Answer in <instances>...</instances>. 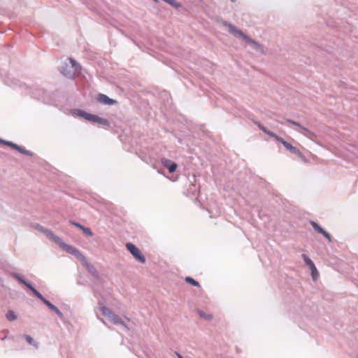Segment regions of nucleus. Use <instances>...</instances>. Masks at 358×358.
<instances>
[{
  "label": "nucleus",
  "mask_w": 358,
  "mask_h": 358,
  "mask_svg": "<svg viewBox=\"0 0 358 358\" xmlns=\"http://www.w3.org/2000/svg\"><path fill=\"white\" fill-rule=\"evenodd\" d=\"M254 123L261 129L263 132L266 130V127L262 124L259 122L254 121Z\"/></svg>",
  "instance_id": "bb28decb"
},
{
  "label": "nucleus",
  "mask_w": 358,
  "mask_h": 358,
  "mask_svg": "<svg viewBox=\"0 0 358 358\" xmlns=\"http://www.w3.org/2000/svg\"><path fill=\"white\" fill-rule=\"evenodd\" d=\"M98 100L100 103L109 106L113 105L116 102L115 100L109 98L107 95L103 94H99Z\"/></svg>",
  "instance_id": "4468645a"
},
{
  "label": "nucleus",
  "mask_w": 358,
  "mask_h": 358,
  "mask_svg": "<svg viewBox=\"0 0 358 358\" xmlns=\"http://www.w3.org/2000/svg\"><path fill=\"white\" fill-rule=\"evenodd\" d=\"M10 141H5L3 139L0 138V143L4 144L7 145L8 143H10Z\"/></svg>",
  "instance_id": "7c9ffc66"
},
{
  "label": "nucleus",
  "mask_w": 358,
  "mask_h": 358,
  "mask_svg": "<svg viewBox=\"0 0 358 358\" xmlns=\"http://www.w3.org/2000/svg\"><path fill=\"white\" fill-rule=\"evenodd\" d=\"M185 281L187 283H189V284H190V285H193L194 287H199L200 286L199 282L198 281L195 280L194 278H192L191 277H186L185 278Z\"/></svg>",
  "instance_id": "4be33fe9"
},
{
  "label": "nucleus",
  "mask_w": 358,
  "mask_h": 358,
  "mask_svg": "<svg viewBox=\"0 0 358 358\" xmlns=\"http://www.w3.org/2000/svg\"><path fill=\"white\" fill-rule=\"evenodd\" d=\"M303 259L304 260V262L310 267V268H314L315 269V265L313 263V262L306 255H302Z\"/></svg>",
  "instance_id": "f3484780"
},
{
  "label": "nucleus",
  "mask_w": 358,
  "mask_h": 358,
  "mask_svg": "<svg viewBox=\"0 0 358 358\" xmlns=\"http://www.w3.org/2000/svg\"><path fill=\"white\" fill-rule=\"evenodd\" d=\"M197 313L201 318L205 319L206 320H210L213 318L211 315L207 314L201 310H198Z\"/></svg>",
  "instance_id": "aec40b11"
},
{
  "label": "nucleus",
  "mask_w": 358,
  "mask_h": 358,
  "mask_svg": "<svg viewBox=\"0 0 358 358\" xmlns=\"http://www.w3.org/2000/svg\"><path fill=\"white\" fill-rule=\"evenodd\" d=\"M310 224L314 229L315 231L317 233L322 234L326 238L328 239L329 242H331V235L326 231L322 227H321L317 222L315 221H310Z\"/></svg>",
  "instance_id": "f8f14e48"
},
{
  "label": "nucleus",
  "mask_w": 358,
  "mask_h": 358,
  "mask_svg": "<svg viewBox=\"0 0 358 358\" xmlns=\"http://www.w3.org/2000/svg\"><path fill=\"white\" fill-rule=\"evenodd\" d=\"M88 121L93 124H99L104 126H109L110 122L107 119L102 118L97 115L91 114Z\"/></svg>",
  "instance_id": "9b49d317"
},
{
  "label": "nucleus",
  "mask_w": 358,
  "mask_h": 358,
  "mask_svg": "<svg viewBox=\"0 0 358 358\" xmlns=\"http://www.w3.org/2000/svg\"><path fill=\"white\" fill-rule=\"evenodd\" d=\"M264 133L266 134L268 136L272 138H275L276 134L273 133V131H269L268 129H266V130L264 131Z\"/></svg>",
  "instance_id": "c756f323"
},
{
  "label": "nucleus",
  "mask_w": 358,
  "mask_h": 358,
  "mask_svg": "<svg viewBox=\"0 0 358 358\" xmlns=\"http://www.w3.org/2000/svg\"><path fill=\"white\" fill-rule=\"evenodd\" d=\"M3 282V279L1 278H0V285H2Z\"/></svg>",
  "instance_id": "473e14b6"
},
{
  "label": "nucleus",
  "mask_w": 358,
  "mask_h": 358,
  "mask_svg": "<svg viewBox=\"0 0 358 358\" xmlns=\"http://www.w3.org/2000/svg\"><path fill=\"white\" fill-rule=\"evenodd\" d=\"M127 249L129 251V252L135 257L139 262L145 263V258L142 255L139 249L133 243H127L126 244Z\"/></svg>",
  "instance_id": "423d86ee"
},
{
  "label": "nucleus",
  "mask_w": 358,
  "mask_h": 358,
  "mask_svg": "<svg viewBox=\"0 0 358 358\" xmlns=\"http://www.w3.org/2000/svg\"><path fill=\"white\" fill-rule=\"evenodd\" d=\"M285 148L291 153L297 155L302 161L305 162H307L306 157L301 153V152L297 148L292 145L289 143H285Z\"/></svg>",
  "instance_id": "1a4fd4ad"
},
{
  "label": "nucleus",
  "mask_w": 358,
  "mask_h": 358,
  "mask_svg": "<svg viewBox=\"0 0 358 358\" xmlns=\"http://www.w3.org/2000/svg\"><path fill=\"white\" fill-rule=\"evenodd\" d=\"M161 162L162 164L169 170L170 173L175 172L178 167V164L176 162L164 157L161 159Z\"/></svg>",
  "instance_id": "9d476101"
},
{
  "label": "nucleus",
  "mask_w": 358,
  "mask_h": 358,
  "mask_svg": "<svg viewBox=\"0 0 358 358\" xmlns=\"http://www.w3.org/2000/svg\"><path fill=\"white\" fill-rule=\"evenodd\" d=\"M73 113L80 117L84 118L85 120H86L87 121L91 115V113H88L86 111L81 110V109H75L73 111Z\"/></svg>",
  "instance_id": "dca6fc26"
},
{
  "label": "nucleus",
  "mask_w": 358,
  "mask_h": 358,
  "mask_svg": "<svg viewBox=\"0 0 358 358\" xmlns=\"http://www.w3.org/2000/svg\"><path fill=\"white\" fill-rule=\"evenodd\" d=\"M34 228L38 230V231L43 233V234H45L48 238H49L50 240L52 241H55L56 239L57 238V236H56L51 230L48 229H46V228H44L43 226H41V224H36L35 226H34Z\"/></svg>",
  "instance_id": "6e6552de"
},
{
  "label": "nucleus",
  "mask_w": 358,
  "mask_h": 358,
  "mask_svg": "<svg viewBox=\"0 0 358 358\" xmlns=\"http://www.w3.org/2000/svg\"><path fill=\"white\" fill-rule=\"evenodd\" d=\"M59 71L64 76L69 78H72L75 76V72H73L72 69L69 67V64H64L62 65L59 69Z\"/></svg>",
  "instance_id": "ddd939ff"
},
{
  "label": "nucleus",
  "mask_w": 358,
  "mask_h": 358,
  "mask_svg": "<svg viewBox=\"0 0 358 358\" xmlns=\"http://www.w3.org/2000/svg\"><path fill=\"white\" fill-rule=\"evenodd\" d=\"M285 121L288 123H290L297 127V129H295V131L301 134L302 135L308 138L309 139L314 141L315 138H317V135L315 133L311 131L308 128L303 127L299 122L294 121L290 119H285Z\"/></svg>",
  "instance_id": "20e7f679"
},
{
  "label": "nucleus",
  "mask_w": 358,
  "mask_h": 358,
  "mask_svg": "<svg viewBox=\"0 0 358 358\" xmlns=\"http://www.w3.org/2000/svg\"><path fill=\"white\" fill-rule=\"evenodd\" d=\"M7 145L9 146V147H11L12 148H13V149H15V150H16L17 151H18L19 148H20V145L13 143L12 141H10V143H8Z\"/></svg>",
  "instance_id": "a878e982"
},
{
  "label": "nucleus",
  "mask_w": 358,
  "mask_h": 358,
  "mask_svg": "<svg viewBox=\"0 0 358 358\" xmlns=\"http://www.w3.org/2000/svg\"><path fill=\"white\" fill-rule=\"evenodd\" d=\"M100 310L102 314L107 317L108 319L115 324H120L127 327L124 321L115 313L112 312L108 308L105 306H100Z\"/></svg>",
  "instance_id": "39448f33"
},
{
  "label": "nucleus",
  "mask_w": 358,
  "mask_h": 358,
  "mask_svg": "<svg viewBox=\"0 0 358 358\" xmlns=\"http://www.w3.org/2000/svg\"><path fill=\"white\" fill-rule=\"evenodd\" d=\"M69 67L72 69L73 72H75V75L76 73H79L81 69L80 66L78 64V62L72 58L69 59Z\"/></svg>",
  "instance_id": "2eb2a0df"
},
{
  "label": "nucleus",
  "mask_w": 358,
  "mask_h": 358,
  "mask_svg": "<svg viewBox=\"0 0 358 358\" xmlns=\"http://www.w3.org/2000/svg\"><path fill=\"white\" fill-rule=\"evenodd\" d=\"M99 319L101 322H103L104 323V321H103V319L99 318Z\"/></svg>",
  "instance_id": "72a5a7b5"
},
{
  "label": "nucleus",
  "mask_w": 358,
  "mask_h": 358,
  "mask_svg": "<svg viewBox=\"0 0 358 358\" xmlns=\"http://www.w3.org/2000/svg\"><path fill=\"white\" fill-rule=\"evenodd\" d=\"M357 358H358V355H357Z\"/></svg>",
  "instance_id": "4c0bfd02"
},
{
  "label": "nucleus",
  "mask_w": 358,
  "mask_h": 358,
  "mask_svg": "<svg viewBox=\"0 0 358 358\" xmlns=\"http://www.w3.org/2000/svg\"><path fill=\"white\" fill-rule=\"evenodd\" d=\"M236 0H231V2L234 3Z\"/></svg>",
  "instance_id": "c9c22d12"
},
{
  "label": "nucleus",
  "mask_w": 358,
  "mask_h": 358,
  "mask_svg": "<svg viewBox=\"0 0 358 358\" xmlns=\"http://www.w3.org/2000/svg\"><path fill=\"white\" fill-rule=\"evenodd\" d=\"M6 317L9 321H14L17 319V315L13 310H9L6 314Z\"/></svg>",
  "instance_id": "a211bd4d"
},
{
  "label": "nucleus",
  "mask_w": 358,
  "mask_h": 358,
  "mask_svg": "<svg viewBox=\"0 0 358 358\" xmlns=\"http://www.w3.org/2000/svg\"><path fill=\"white\" fill-rule=\"evenodd\" d=\"M18 152L22 155H27V156L33 155V153L31 151L27 150L24 148L21 147V146H20Z\"/></svg>",
  "instance_id": "b1692460"
},
{
  "label": "nucleus",
  "mask_w": 358,
  "mask_h": 358,
  "mask_svg": "<svg viewBox=\"0 0 358 358\" xmlns=\"http://www.w3.org/2000/svg\"><path fill=\"white\" fill-rule=\"evenodd\" d=\"M55 243L59 245V247L62 248L67 253L75 256L80 262L85 260V257L79 250H78L74 246L65 243L59 236Z\"/></svg>",
  "instance_id": "7ed1b4c3"
},
{
  "label": "nucleus",
  "mask_w": 358,
  "mask_h": 358,
  "mask_svg": "<svg viewBox=\"0 0 358 358\" xmlns=\"http://www.w3.org/2000/svg\"><path fill=\"white\" fill-rule=\"evenodd\" d=\"M281 124H284L285 123L283 122H280Z\"/></svg>",
  "instance_id": "e433bc0d"
},
{
  "label": "nucleus",
  "mask_w": 358,
  "mask_h": 358,
  "mask_svg": "<svg viewBox=\"0 0 358 358\" xmlns=\"http://www.w3.org/2000/svg\"><path fill=\"white\" fill-rule=\"evenodd\" d=\"M222 24L224 26L229 28V31L230 34L234 35L235 37L241 38L243 41H245L248 44L251 45L252 47L258 50L260 48V45L256 41L252 39L248 35L245 34L241 29H238L236 26L231 24L227 21H223Z\"/></svg>",
  "instance_id": "f03ea898"
},
{
  "label": "nucleus",
  "mask_w": 358,
  "mask_h": 358,
  "mask_svg": "<svg viewBox=\"0 0 358 358\" xmlns=\"http://www.w3.org/2000/svg\"><path fill=\"white\" fill-rule=\"evenodd\" d=\"M177 356L178 358H183V357L178 353H177Z\"/></svg>",
  "instance_id": "2f4dec72"
},
{
  "label": "nucleus",
  "mask_w": 358,
  "mask_h": 358,
  "mask_svg": "<svg viewBox=\"0 0 358 358\" xmlns=\"http://www.w3.org/2000/svg\"><path fill=\"white\" fill-rule=\"evenodd\" d=\"M80 229L83 231V232L85 235L88 236H93V232L90 228L83 226Z\"/></svg>",
  "instance_id": "5701e85b"
},
{
  "label": "nucleus",
  "mask_w": 358,
  "mask_h": 358,
  "mask_svg": "<svg viewBox=\"0 0 358 358\" xmlns=\"http://www.w3.org/2000/svg\"><path fill=\"white\" fill-rule=\"evenodd\" d=\"M82 263H83V266L85 267V268L87 269V271L93 276V278L96 280H97V281L101 280L99 273L98 271L96 270V268L94 266V265L89 263L86 259L85 261H83Z\"/></svg>",
  "instance_id": "0eeeda50"
},
{
  "label": "nucleus",
  "mask_w": 358,
  "mask_h": 358,
  "mask_svg": "<svg viewBox=\"0 0 358 358\" xmlns=\"http://www.w3.org/2000/svg\"><path fill=\"white\" fill-rule=\"evenodd\" d=\"M52 312H54L62 321L65 320V317L64 314L59 310V309L54 305L53 307L50 309Z\"/></svg>",
  "instance_id": "6ab92c4d"
},
{
  "label": "nucleus",
  "mask_w": 358,
  "mask_h": 358,
  "mask_svg": "<svg viewBox=\"0 0 358 358\" xmlns=\"http://www.w3.org/2000/svg\"><path fill=\"white\" fill-rule=\"evenodd\" d=\"M10 275L17 280L19 283L24 285L30 291H31L37 299L41 300L50 310L52 307L54 306V304H52L50 301L47 300L37 289H36L35 287L32 286L31 283L25 280L22 275L15 272L11 273Z\"/></svg>",
  "instance_id": "f257e3e1"
},
{
  "label": "nucleus",
  "mask_w": 358,
  "mask_h": 358,
  "mask_svg": "<svg viewBox=\"0 0 358 358\" xmlns=\"http://www.w3.org/2000/svg\"><path fill=\"white\" fill-rule=\"evenodd\" d=\"M69 222H70L72 225H73V226H74V227H76L79 228L80 229L82 228V227L83 226V225L80 224V223L76 222H75V221H73V220H69Z\"/></svg>",
  "instance_id": "c85d7f7f"
},
{
  "label": "nucleus",
  "mask_w": 358,
  "mask_h": 358,
  "mask_svg": "<svg viewBox=\"0 0 358 358\" xmlns=\"http://www.w3.org/2000/svg\"><path fill=\"white\" fill-rule=\"evenodd\" d=\"M310 271H311V275H312L313 280H317L318 278V276H319V273H318L317 268H315V269H314L313 268H310Z\"/></svg>",
  "instance_id": "393cba45"
},
{
  "label": "nucleus",
  "mask_w": 358,
  "mask_h": 358,
  "mask_svg": "<svg viewBox=\"0 0 358 358\" xmlns=\"http://www.w3.org/2000/svg\"><path fill=\"white\" fill-rule=\"evenodd\" d=\"M278 142L282 143L285 146V143H287L286 141H285L282 138L276 135L274 138Z\"/></svg>",
  "instance_id": "cd10ccee"
},
{
  "label": "nucleus",
  "mask_w": 358,
  "mask_h": 358,
  "mask_svg": "<svg viewBox=\"0 0 358 358\" xmlns=\"http://www.w3.org/2000/svg\"><path fill=\"white\" fill-rule=\"evenodd\" d=\"M155 2L157 3L159 0H153Z\"/></svg>",
  "instance_id": "f704fd0d"
},
{
  "label": "nucleus",
  "mask_w": 358,
  "mask_h": 358,
  "mask_svg": "<svg viewBox=\"0 0 358 358\" xmlns=\"http://www.w3.org/2000/svg\"><path fill=\"white\" fill-rule=\"evenodd\" d=\"M24 337L29 344L34 346L36 348H38V343L29 335L25 334L24 335Z\"/></svg>",
  "instance_id": "412c9836"
}]
</instances>
